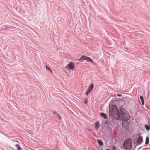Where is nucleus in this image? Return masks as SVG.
Returning a JSON list of instances; mask_svg holds the SVG:
<instances>
[{"mask_svg": "<svg viewBox=\"0 0 150 150\" xmlns=\"http://www.w3.org/2000/svg\"><path fill=\"white\" fill-rule=\"evenodd\" d=\"M132 146V140L130 139L126 140L123 144V148L125 150H129Z\"/></svg>", "mask_w": 150, "mask_h": 150, "instance_id": "f257e3e1", "label": "nucleus"}, {"mask_svg": "<svg viewBox=\"0 0 150 150\" xmlns=\"http://www.w3.org/2000/svg\"><path fill=\"white\" fill-rule=\"evenodd\" d=\"M82 60H86L90 62H91L92 63L93 62L92 60L90 58L83 55L81 56V57L80 58H79L77 60L81 62Z\"/></svg>", "mask_w": 150, "mask_h": 150, "instance_id": "f03ea898", "label": "nucleus"}, {"mask_svg": "<svg viewBox=\"0 0 150 150\" xmlns=\"http://www.w3.org/2000/svg\"><path fill=\"white\" fill-rule=\"evenodd\" d=\"M130 116L128 113L120 116V120L124 121H128L130 118Z\"/></svg>", "mask_w": 150, "mask_h": 150, "instance_id": "7ed1b4c3", "label": "nucleus"}, {"mask_svg": "<svg viewBox=\"0 0 150 150\" xmlns=\"http://www.w3.org/2000/svg\"><path fill=\"white\" fill-rule=\"evenodd\" d=\"M120 116L123 115H126V114L128 113L126 110L123 108H121L119 110Z\"/></svg>", "mask_w": 150, "mask_h": 150, "instance_id": "20e7f679", "label": "nucleus"}, {"mask_svg": "<svg viewBox=\"0 0 150 150\" xmlns=\"http://www.w3.org/2000/svg\"><path fill=\"white\" fill-rule=\"evenodd\" d=\"M118 111L117 107L115 105H113L111 107V112L113 113H116Z\"/></svg>", "mask_w": 150, "mask_h": 150, "instance_id": "39448f33", "label": "nucleus"}, {"mask_svg": "<svg viewBox=\"0 0 150 150\" xmlns=\"http://www.w3.org/2000/svg\"><path fill=\"white\" fill-rule=\"evenodd\" d=\"M114 116L116 120H118L120 118V112L119 113L118 111L116 113H113Z\"/></svg>", "mask_w": 150, "mask_h": 150, "instance_id": "423d86ee", "label": "nucleus"}, {"mask_svg": "<svg viewBox=\"0 0 150 150\" xmlns=\"http://www.w3.org/2000/svg\"><path fill=\"white\" fill-rule=\"evenodd\" d=\"M68 68L69 69H73L74 67V63L72 62L69 63L68 64Z\"/></svg>", "mask_w": 150, "mask_h": 150, "instance_id": "0eeeda50", "label": "nucleus"}, {"mask_svg": "<svg viewBox=\"0 0 150 150\" xmlns=\"http://www.w3.org/2000/svg\"><path fill=\"white\" fill-rule=\"evenodd\" d=\"M94 87V85L91 84L87 89V91L90 93L91 90L93 89Z\"/></svg>", "mask_w": 150, "mask_h": 150, "instance_id": "6e6552de", "label": "nucleus"}, {"mask_svg": "<svg viewBox=\"0 0 150 150\" xmlns=\"http://www.w3.org/2000/svg\"><path fill=\"white\" fill-rule=\"evenodd\" d=\"M143 138L142 136H140L137 139V142L139 144H141L142 142Z\"/></svg>", "mask_w": 150, "mask_h": 150, "instance_id": "1a4fd4ad", "label": "nucleus"}, {"mask_svg": "<svg viewBox=\"0 0 150 150\" xmlns=\"http://www.w3.org/2000/svg\"><path fill=\"white\" fill-rule=\"evenodd\" d=\"M99 122H96L95 124V128L96 129H98L99 127Z\"/></svg>", "mask_w": 150, "mask_h": 150, "instance_id": "9d476101", "label": "nucleus"}, {"mask_svg": "<svg viewBox=\"0 0 150 150\" xmlns=\"http://www.w3.org/2000/svg\"><path fill=\"white\" fill-rule=\"evenodd\" d=\"M100 115L103 118L105 119H107V116L106 114L104 113H100Z\"/></svg>", "mask_w": 150, "mask_h": 150, "instance_id": "9b49d317", "label": "nucleus"}, {"mask_svg": "<svg viewBox=\"0 0 150 150\" xmlns=\"http://www.w3.org/2000/svg\"><path fill=\"white\" fill-rule=\"evenodd\" d=\"M97 142L99 144L100 146H102L103 145V142L101 140L98 139Z\"/></svg>", "mask_w": 150, "mask_h": 150, "instance_id": "f8f14e48", "label": "nucleus"}, {"mask_svg": "<svg viewBox=\"0 0 150 150\" xmlns=\"http://www.w3.org/2000/svg\"><path fill=\"white\" fill-rule=\"evenodd\" d=\"M15 147L17 150H20L21 147L20 145L18 144L16 145Z\"/></svg>", "mask_w": 150, "mask_h": 150, "instance_id": "ddd939ff", "label": "nucleus"}, {"mask_svg": "<svg viewBox=\"0 0 150 150\" xmlns=\"http://www.w3.org/2000/svg\"><path fill=\"white\" fill-rule=\"evenodd\" d=\"M140 99L141 100L142 103V105H144V98L143 96H141L140 97Z\"/></svg>", "mask_w": 150, "mask_h": 150, "instance_id": "4468645a", "label": "nucleus"}, {"mask_svg": "<svg viewBox=\"0 0 150 150\" xmlns=\"http://www.w3.org/2000/svg\"><path fill=\"white\" fill-rule=\"evenodd\" d=\"M149 139L148 137H147L146 139V141L145 142V144H147L149 142Z\"/></svg>", "mask_w": 150, "mask_h": 150, "instance_id": "2eb2a0df", "label": "nucleus"}, {"mask_svg": "<svg viewBox=\"0 0 150 150\" xmlns=\"http://www.w3.org/2000/svg\"><path fill=\"white\" fill-rule=\"evenodd\" d=\"M145 128H146V129L148 131L149 130H150V128H149V126L148 125H145Z\"/></svg>", "mask_w": 150, "mask_h": 150, "instance_id": "dca6fc26", "label": "nucleus"}, {"mask_svg": "<svg viewBox=\"0 0 150 150\" xmlns=\"http://www.w3.org/2000/svg\"><path fill=\"white\" fill-rule=\"evenodd\" d=\"M46 68L47 70H49L51 72H52V71H51V70L47 66V65L46 66Z\"/></svg>", "mask_w": 150, "mask_h": 150, "instance_id": "f3484780", "label": "nucleus"}, {"mask_svg": "<svg viewBox=\"0 0 150 150\" xmlns=\"http://www.w3.org/2000/svg\"><path fill=\"white\" fill-rule=\"evenodd\" d=\"M57 115L58 117L59 118V119L61 120L62 118H61V116L57 114Z\"/></svg>", "mask_w": 150, "mask_h": 150, "instance_id": "a211bd4d", "label": "nucleus"}, {"mask_svg": "<svg viewBox=\"0 0 150 150\" xmlns=\"http://www.w3.org/2000/svg\"><path fill=\"white\" fill-rule=\"evenodd\" d=\"M89 93L88 92V91H86V93H85V94L86 95H88V93Z\"/></svg>", "mask_w": 150, "mask_h": 150, "instance_id": "6ab92c4d", "label": "nucleus"}, {"mask_svg": "<svg viewBox=\"0 0 150 150\" xmlns=\"http://www.w3.org/2000/svg\"><path fill=\"white\" fill-rule=\"evenodd\" d=\"M117 96L119 97H121L122 96V95H121V94H117Z\"/></svg>", "mask_w": 150, "mask_h": 150, "instance_id": "aec40b11", "label": "nucleus"}, {"mask_svg": "<svg viewBox=\"0 0 150 150\" xmlns=\"http://www.w3.org/2000/svg\"><path fill=\"white\" fill-rule=\"evenodd\" d=\"M87 100H85V101L84 103L86 104H87Z\"/></svg>", "mask_w": 150, "mask_h": 150, "instance_id": "412c9836", "label": "nucleus"}, {"mask_svg": "<svg viewBox=\"0 0 150 150\" xmlns=\"http://www.w3.org/2000/svg\"><path fill=\"white\" fill-rule=\"evenodd\" d=\"M53 112L54 113V114H56V115H57V113H56L54 111H53Z\"/></svg>", "mask_w": 150, "mask_h": 150, "instance_id": "4be33fe9", "label": "nucleus"}, {"mask_svg": "<svg viewBox=\"0 0 150 150\" xmlns=\"http://www.w3.org/2000/svg\"><path fill=\"white\" fill-rule=\"evenodd\" d=\"M113 149L114 150H115V147L114 146H113Z\"/></svg>", "mask_w": 150, "mask_h": 150, "instance_id": "5701e85b", "label": "nucleus"}, {"mask_svg": "<svg viewBox=\"0 0 150 150\" xmlns=\"http://www.w3.org/2000/svg\"><path fill=\"white\" fill-rule=\"evenodd\" d=\"M106 150H110L108 149H107Z\"/></svg>", "mask_w": 150, "mask_h": 150, "instance_id": "b1692460", "label": "nucleus"}]
</instances>
